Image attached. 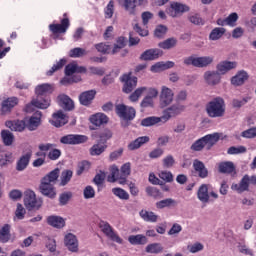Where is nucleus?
I'll use <instances>...</instances> for the list:
<instances>
[{"instance_id": "nucleus-2", "label": "nucleus", "mask_w": 256, "mask_h": 256, "mask_svg": "<svg viewBox=\"0 0 256 256\" xmlns=\"http://www.w3.org/2000/svg\"><path fill=\"white\" fill-rule=\"evenodd\" d=\"M221 135L217 132L203 136L202 138L196 140L191 146V151H203L206 147L207 151L211 150L214 145L219 143Z\"/></svg>"}, {"instance_id": "nucleus-61", "label": "nucleus", "mask_w": 256, "mask_h": 256, "mask_svg": "<svg viewBox=\"0 0 256 256\" xmlns=\"http://www.w3.org/2000/svg\"><path fill=\"white\" fill-rule=\"evenodd\" d=\"M95 49H97V51L99 53H111V46L105 44V43H99L95 45Z\"/></svg>"}, {"instance_id": "nucleus-3", "label": "nucleus", "mask_w": 256, "mask_h": 256, "mask_svg": "<svg viewBox=\"0 0 256 256\" xmlns=\"http://www.w3.org/2000/svg\"><path fill=\"white\" fill-rule=\"evenodd\" d=\"M206 113L212 119L223 117L225 115V100L221 97L213 98L206 104Z\"/></svg>"}, {"instance_id": "nucleus-18", "label": "nucleus", "mask_w": 256, "mask_h": 256, "mask_svg": "<svg viewBox=\"0 0 256 256\" xmlns=\"http://www.w3.org/2000/svg\"><path fill=\"white\" fill-rule=\"evenodd\" d=\"M95 95H97V92L95 90H88L82 92L79 96V101L81 105H84L85 107L91 105V103H93V99H95Z\"/></svg>"}, {"instance_id": "nucleus-46", "label": "nucleus", "mask_w": 256, "mask_h": 256, "mask_svg": "<svg viewBox=\"0 0 256 256\" xmlns=\"http://www.w3.org/2000/svg\"><path fill=\"white\" fill-rule=\"evenodd\" d=\"M105 149H107V145H105L103 143L94 144L90 148V155H92V156L101 155V153L105 152Z\"/></svg>"}, {"instance_id": "nucleus-25", "label": "nucleus", "mask_w": 256, "mask_h": 256, "mask_svg": "<svg viewBox=\"0 0 256 256\" xmlns=\"http://www.w3.org/2000/svg\"><path fill=\"white\" fill-rule=\"evenodd\" d=\"M197 197L201 203H209V185L208 184H202L198 191H197Z\"/></svg>"}, {"instance_id": "nucleus-52", "label": "nucleus", "mask_w": 256, "mask_h": 256, "mask_svg": "<svg viewBox=\"0 0 256 256\" xmlns=\"http://www.w3.org/2000/svg\"><path fill=\"white\" fill-rule=\"evenodd\" d=\"M66 63H67V60L61 59L59 62H57V64L53 65L52 68L48 72H46V75L51 77V75H53V73H55V71H59V69H63V67H65Z\"/></svg>"}, {"instance_id": "nucleus-47", "label": "nucleus", "mask_w": 256, "mask_h": 256, "mask_svg": "<svg viewBox=\"0 0 256 256\" xmlns=\"http://www.w3.org/2000/svg\"><path fill=\"white\" fill-rule=\"evenodd\" d=\"M87 55V50L83 48H73L69 51V57H72V59H79L80 57H85Z\"/></svg>"}, {"instance_id": "nucleus-63", "label": "nucleus", "mask_w": 256, "mask_h": 256, "mask_svg": "<svg viewBox=\"0 0 256 256\" xmlns=\"http://www.w3.org/2000/svg\"><path fill=\"white\" fill-rule=\"evenodd\" d=\"M166 33H167V28L164 25H159L154 31L155 37H158L159 39H161V37H164Z\"/></svg>"}, {"instance_id": "nucleus-35", "label": "nucleus", "mask_w": 256, "mask_h": 256, "mask_svg": "<svg viewBox=\"0 0 256 256\" xmlns=\"http://www.w3.org/2000/svg\"><path fill=\"white\" fill-rule=\"evenodd\" d=\"M32 105L37 107V109H47L51 105V100L49 98L42 99L41 96H37L36 99L32 100Z\"/></svg>"}, {"instance_id": "nucleus-44", "label": "nucleus", "mask_w": 256, "mask_h": 256, "mask_svg": "<svg viewBox=\"0 0 256 256\" xmlns=\"http://www.w3.org/2000/svg\"><path fill=\"white\" fill-rule=\"evenodd\" d=\"M145 251L146 253L157 255L163 253V246L160 243H152L146 246Z\"/></svg>"}, {"instance_id": "nucleus-59", "label": "nucleus", "mask_w": 256, "mask_h": 256, "mask_svg": "<svg viewBox=\"0 0 256 256\" xmlns=\"http://www.w3.org/2000/svg\"><path fill=\"white\" fill-rule=\"evenodd\" d=\"M188 20L190 21V23H193V25H205L203 18L199 16V14L189 16Z\"/></svg>"}, {"instance_id": "nucleus-15", "label": "nucleus", "mask_w": 256, "mask_h": 256, "mask_svg": "<svg viewBox=\"0 0 256 256\" xmlns=\"http://www.w3.org/2000/svg\"><path fill=\"white\" fill-rule=\"evenodd\" d=\"M251 183V178L249 175H245L238 184H232V191H236V193H245V191H249V184Z\"/></svg>"}, {"instance_id": "nucleus-36", "label": "nucleus", "mask_w": 256, "mask_h": 256, "mask_svg": "<svg viewBox=\"0 0 256 256\" xmlns=\"http://www.w3.org/2000/svg\"><path fill=\"white\" fill-rule=\"evenodd\" d=\"M40 125H41V112H36L35 115H33L29 119L28 129L29 131H35V129H37V127H39Z\"/></svg>"}, {"instance_id": "nucleus-39", "label": "nucleus", "mask_w": 256, "mask_h": 256, "mask_svg": "<svg viewBox=\"0 0 256 256\" xmlns=\"http://www.w3.org/2000/svg\"><path fill=\"white\" fill-rule=\"evenodd\" d=\"M1 138H2L4 145H6L7 147L13 145V141H15V136L9 130H2Z\"/></svg>"}, {"instance_id": "nucleus-1", "label": "nucleus", "mask_w": 256, "mask_h": 256, "mask_svg": "<svg viewBox=\"0 0 256 256\" xmlns=\"http://www.w3.org/2000/svg\"><path fill=\"white\" fill-rule=\"evenodd\" d=\"M59 168L52 170L48 175L44 176L39 186L40 193L49 199H55L57 192L55 191V183L59 179Z\"/></svg>"}, {"instance_id": "nucleus-10", "label": "nucleus", "mask_w": 256, "mask_h": 256, "mask_svg": "<svg viewBox=\"0 0 256 256\" xmlns=\"http://www.w3.org/2000/svg\"><path fill=\"white\" fill-rule=\"evenodd\" d=\"M87 139L85 135L68 134L60 139V143L64 145H80V143H87Z\"/></svg>"}, {"instance_id": "nucleus-20", "label": "nucleus", "mask_w": 256, "mask_h": 256, "mask_svg": "<svg viewBox=\"0 0 256 256\" xmlns=\"http://www.w3.org/2000/svg\"><path fill=\"white\" fill-rule=\"evenodd\" d=\"M49 29L52 33H67V29H69V20L64 18L62 19L61 24H50Z\"/></svg>"}, {"instance_id": "nucleus-60", "label": "nucleus", "mask_w": 256, "mask_h": 256, "mask_svg": "<svg viewBox=\"0 0 256 256\" xmlns=\"http://www.w3.org/2000/svg\"><path fill=\"white\" fill-rule=\"evenodd\" d=\"M159 177L163 181H166V183H172L173 181V174L169 171H161L159 173Z\"/></svg>"}, {"instance_id": "nucleus-56", "label": "nucleus", "mask_w": 256, "mask_h": 256, "mask_svg": "<svg viewBox=\"0 0 256 256\" xmlns=\"http://www.w3.org/2000/svg\"><path fill=\"white\" fill-rule=\"evenodd\" d=\"M249 101H251V97H249V96L244 97L242 99H234L232 101V105H233V107L239 109V108L243 107V105H247V103H249Z\"/></svg>"}, {"instance_id": "nucleus-27", "label": "nucleus", "mask_w": 256, "mask_h": 256, "mask_svg": "<svg viewBox=\"0 0 256 256\" xmlns=\"http://www.w3.org/2000/svg\"><path fill=\"white\" fill-rule=\"evenodd\" d=\"M85 71H87L85 67H80L75 62L70 63L65 67L66 77H71V75H73L74 73H85Z\"/></svg>"}, {"instance_id": "nucleus-51", "label": "nucleus", "mask_w": 256, "mask_h": 256, "mask_svg": "<svg viewBox=\"0 0 256 256\" xmlns=\"http://www.w3.org/2000/svg\"><path fill=\"white\" fill-rule=\"evenodd\" d=\"M112 193L116 195V197H119V199H122L123 201H127L129 199V193L123 190V188H113Z\"/></svg>"}, {"instance_id": "nucleus-57", "label": "nucleus", "mask_w": 256, "mask_h": 256, "mask_svg": "<svg viewBox=\"0 0 256 256\" xmlns=\"http://www.w3.org/2000/svg\"><path fill=\"white\" fill-rule=\"evenodd\" d=\"M162 164L165 169H171L175 165V158L172 155H168L163 158Z\"/></svg>"}, {"instance_id": "nucleus-17", "label": "nucleus", "mask_w": 256, "mask_h": 256, "mask_svg": "<svg viewBox=\"0 0 256 256\" xmlns=\"http://www.w3.org/2000/svg\"><path fill=\"white\" fill-rule=\"evenodd\" d=\"M204 81L207 85H219L221 83V75L217 71H206L204 73Z\"/></svg>"}, {"instance_id": "nucleus-12", "label": "nucleus", "mask_w": 256, "mask_h": 256, "mask_svg": "<svg viewBox=\"0 0 256 256\" xmlns=\"http://www.w3.org/2000/svg\"><path fill=\"white\" fill-rule=\"evenodd\" d=\"M17 103H19V99H17V97H10L3 100L0 109L1 115H9V113L13 111Z\"/></svg>"}, {"instance_id": "nucleus-14", "label": "nucleus", "mask_w": 256, "mask_h": 256, "mask_svg": "<svg viewBox=\"0 0 256 256\" xmlns=\"http://www.w3.org/2000/svg\"><path fill=\"white\" fill-rule=\"evenodd\" d=\"M163 56V51L160 49L154 48V49H148L144 51L140 55L141 61H155V59H159V57Z\"/></svg>"}, {"instance_id": "nucleus-33", "label": "nucleus", "mask_w": 256, "mask_h": 256, "mask_svg": "<svg viewBox=\"0 0 256 256\" xmlns=\"http://www.w3.org/2000/svg\"><path fill=\"white\" fill-rule=\"evenodd\" d=\"M145 143H149V137L148 136H142L138 137L136 140L132 141L128 145V149L130 151H135V149H139L142 145H145Z\"/></svg>"}, {"instance_id": "nucleus-58", "label": "nucleus", "mask_w": 256, "mask_h": 256, "mask_svg": "<svg viewBox=\"0 0 256 256\" xmlns=\"http://www.w3.org/2000/svg\"><path fill=\"white\" fill-rule=\"evenodd\" d=\"M189 253H199V251H203L204 246L200 242H196L194 244H190L187 246Z\"/></svg>"}, {"instance_id": "nucleus-29", "label": "nucleus", "mask_w": 256, "mask_h": 256, "mask_svg": "<svg viewBox=\"0 0 256 256\" xmlns=\"http://www.w3.org/2000/svg\"><path fill=\"white\" fill-rule=\"evenodd\" d=\"M29 161H31V152H28L20 157L16 164V170L25 171L29 165Z\"/></svg>"}, {"instance_id": "nucleus-22", "label": "nucleus", "mask_w": 256, "mask_h": 256, "mask_svg": "<svg viewBox=\"0 0 256 256\" xmlns=\"http://www.w3.org/2000/svg\"><path fill=\"white\" fill-rule=\"evenodd\" d=\"M139 215L146 223H157V221H159V215L155 214L153 211L144 209L139 212Z\"/></svg>"}, {"instance_id": "nucleus-34", "label": "nucleus", "mask_w": 256, "mask_h": 256, "mask_svg": "<svg viewBox=\"0 0 256 256\" xmlns=\"http://www.w3.org/2000/svg\"><path fill=\"white\" fill-rule=\"evenodd\" d=\"M11 239V226L9 224H5L2 228H0V243H8Z\"/></svg>"}, {"instance_id": "nucleus-45", "label": "nucleus", "mask_w": 256, "mask_h": 256, "mask_svg": "<svg viewBox=\"0 0 256 256\" xmlns=\"http://www.w3.org/2000/svg\"><path fill=\"white\" fill-rule=\"evenodd\" d=\"M225 35V28H214L209 35L210 41H219Z\"/></svg>"}, {"instance_id": "nucleus-31", "label": "nucleus", "mask_w": 256, "mask_h": 256, "mask_svg": "<svg viewBox=\"0 0 256 256\" xmlns=\"http://www.w3.org/2000/svg\"><path fill=\"white\" fill-rule=\"evenodd\" d=\"M156 209H171V207H177V201L173 198H166L156 202Z\"/></svg>"}, {"instance_id": "nucleus-8", "label": "nucleus", "mask_w": 256, "mask_h": 256, "mask_svg": "<svg viewBox=\"0 0 256 256\" xmlns=\"http://www.w3.org/2000/svg\"><path fill=\"white\" fill-rule=\"evenodd\" d=\"M122 83H124L122 91L124 93H131L135 87H137V77L132 76L131 72L124 74L120 77Z\"/></svg>"}, {"instance_id": "nucleus-30", "label": "nucleus", "mask_w": 256, "mask_h": 256, "mask_svg": "<svg viewBox=\"0 0 256 256\" xmlns=\"http://www.w3.org/2000/svg\"><path fill=\"white\" fill-rule=\"evenodd\" d=\"M47 223L56 229H63L65 227V220L61 216H49Z\"/></svg>"}, {"instance_id": "nucleus-24", "label": "nucleus", "mask_w": 256, "mask_h": 256, "mask_svg": "<svg viewBox=\"0 0 256 256\" xmlns=\"http://www.w3.org/2000/svg\"><path fill=\"white\" fill-rule=\"evenodd\" d=\"M193 167L194 170L198 173L199 177H201V179H205V177L209 175V171L207 170L205 164L202 161L195 159L193 161Z\"/></svg>"}, {"instance_id": "nucleus-21", "label": "nucleus", "mask_w": 256, "mask_h": 256, "mask_svg": "<svg viewBox=\"0 0 256 256\" xmlns=\"http://www.w3.org/2000/svg\"><path fill=\"white\" fill-rule=\"evenodd\" d=\"M247 79H249V74L245 70H241L231 78V83L234 87H240V85H243Z\"/></svg>"}, {"instance_id": "nucleus-41", "label": "nucleus", "mask_w": 256, "mask_h": 256, "mask_svg": "<svg viewBox=\"0 0 256 256\" xmlns=\"http://www.w3.org/2000/svg\"><path fill=\"white\" fill-rule=\"evenodd\" d=\"M121 177V173L119 172V168L115 165L111 166L110 174L107 177L108 183H115Z\"/></svg>"}, {"instance_id": "nucleus-28", "label": "nucleus", "mask_w": 256, "mask_h": 256, "mask_svg": "<svg viewBox=\"0 0 256 256\" xmlns=\"http://www.w3.org/2000/svg\"><path fill=\"white\" fill-rule=\"evenodd\" d=\"M108 121L109 118L103 113H97L90 117V123H92V125H95L96 127H101V125L107 123Z\"/></svg>"}, {"instance_id": "nucleus-16", "label": "nucleus", "mask_w": 256, "mask_h": 256, "mask_svg": "<svg viewBox=\"0 0 256 256\" xmlns=\"http://www.w3.org/2000/svg\"><path fill=\"white\" fill-rule=\"evenodd\" d=\"M237 67V62L222 61L217 64L216 71L219 75H225Z\"/></svg>"}, {"instance_id": "nucleus-40", "label": "nucleus", "mask_w": 256, "mask_h": 256, "mask_svg": "<svg viewBox=\"0 0 256 256\" xmlns=\"http://www.w3.org/2000/svg\"><path fill=\"white\" fill-rule=\"evenodd\" d=\"M214 58L212 56L196 57V67H209L213 63Z\"/></svg>"}, {"instance_id": "nucleus-49", "label": "nucleus", "mask_w": 256, "mask_h": 256, "mask_svg": "<svg viewBox=\"0 0 256 256\" xmlns=\"http://www.w3.org/2000/svg\"><path fill=\"white\" fill-rule=\"evenodd\" d=\"M72 177H73V171H71V170H64L61 173V183H60V185L62 187H65V185H67V183H69V181H71Z\"/></svg>"}, {"instance_id": "nucleus-38", "label": "nucleus", "mask_w": 256, "mask_h": 256, "mask_svg": "<svg viewBox=\"0 0 256 256\" xmlns=\"http://www.w3.org/2000/svg\"><path fill=\"white\" fill-rule=\"evenodd\" d=\"M163 123V116L157 117V116H150L147 118L142 119L141 125L142 127H153V125H157V123Z\"/></svg>"}, {"instance_id": "nucleus-37", "label": "nucleus", "mask_w": 256, "mask_h": 256, "mask_svg": "<svg viewBox=\"0 0 256 256\" xmlns=\"http://www.w3.org/2000/svg\"><path fill=\"white\" fill-rule=\"evenodd\" d=\"M129 243L131 245H147V236L138 234V235H131L128 237Z\"/></svg>"}, {"instance_id": "nucleus-55", "label": "nucleus", "mask_w": 256, "mask_h": 256, "mask_svg": "<svg viewBox=\"0 0 256 256\" xmlns=\"http://www.w3.org/2000/svg\"><path fill=\"white\" fill-rule=\"evenodd\" d=\"M146 193L149 195V197H154V199H161V197H163L161 191L155 187H147Z\"/></svg>"}, {"instance_id": "nucleus-6", "label": "nucleus", "mask_w": 256, "mask_h": 256, "mask_svg": "<svg viewBox=\"0 0 256 256\" xmlns=\"http://www.w3.org/2000/svg\"><path fill=\"white\" fill-rule=\"evenodd\" d=\"M100 229L110 239L111 241H115L116 243H119L120 245H123V239L115 233L113 230V227L109 224V222L102 221L100 222Z\"/></svg>"}, {"instance_id": "nucleus-13", "label": "nucleus", "mask_w": 256, "mask_h": 256, "mask_svg": "<svg viewBox=\"0 0 256 256\" xmlns=\"http://www.w3.org/2000/svg\"><path fill=\"white\" fill-rule=\"evenodd\" d=\"M50 123L54 127H63V125H67V123H69V117L65 115L63 111L59 110L58 112L52 115Z\"/></svg>"}, {"instance_id": "nucleus-62", "label": "nucleus", "mask_w": 256, "mask_h": 256, "mask_svg": "<svg viewBox=\"0 0 256 256\" xmlns=\"http://www.w3.org/2000/svg\"><path fill=\"white\" fill-rule=\"evenodd\" d=\"M84 199H93L95 197V189L91 186H86L83 191Z\"/></svg>"}, {"instance_id": "nucleus-43", "label": "nucleus", "mask_w": 256, "mask_h": 256, "mask_svg": "<svg viewBox=\"0 0 256 256\" xmlns=\"http://www.w3.org/2000/svg\"><path fill=\"white\" fill-rule=\"evenodd\" d=\"M143 93H147V87H145V86L137 88V89L129 96V100H130L132 103H137V101H139V98H141V97L143 96Z\"/></svg>"}, {"instance_id": "nucleus-53", "label": "nucleus", "mask_w": 256, "mask_h": 256, "mask_svg": "<svg viewBox=\"0 0 256 256\" xmlns=\"http://www.w3.org/2000/svg\"><path fill=\"white\" fill-rule=\"evenodd\" d=\"M228 155H239L241 153H247V148L245 146H232L227 150Z\"/></svg>"}, {"instance_id": "nucleus-32", "label": "nucleus", "mask_w": 256, "mask_h": 256, "mask_svg": "<svg viewBox=\"0 0 256 256\" xmlns=\"http://www.w3.org/2000/svg\"><path fill=\"white\" fill-rule=\"evenodd\" d=\"M218 171H219V173L231 175V173H235V164H233V162H229V161L221 162L218 165Z\"/></svg>"}, {"instance_id": "nucleus-4", "label": "nucleus", "mask_w": 256, "mask_h": 256, "mask_svg": "<svg viewBox=\"0 0 256 256\" xmlns=\"http://www.w3.org/2000/svg\"><path fill=\"white\" fill-rule=\"evenodd\" d=\"M187 109V106L185 104L176 102L172 106L168 107L166 110H164L163 114V123H167L171 117H177V115H181L183 111Z\"/></svg>"}, {"instance_id": "nucleus-48", "label": "nucleus", "mask_w": 256, "mask_h": 256, "mask_svg": "<svg viewBox=\"0 0 256 256\" xmlns=\"http://www.w3.org/2000/svg\"><path fill=\"white\" fill-rule=\"evenodd\" d=\"M177 45V39L169 38L158 44L161 49H173Z\"/></svg>"}, {"instance_id": "nucleus-42", "label": "nucleus", "mask_w": 256, "mask_h": 256, "mask_svg": "<svg viewBox=\"0 0 256 256\" xmlns=\"http://www.w3.org/2000/svg\"><path fill=\"white\" fill-rule=\"evenodd\" d=\"M53 85L52 84H41L38 85L35 89L36 95L41 97V95H47V93H51L53 91Z\"/></svg>"}, {"instance_id": "nucleus-9", "label": "nucleus", "mask_w": 256, "mask_h": 256, "mask_svg": "<svg viewBox=\"0 0 256 256\" xmlns=\"http://www.w3.org/2000/svg\"><path fill=\"white\" fill-rule=\"evenodd\" d=\"M24 205L26 209H29V210L39 209L41 205H43V202H41V200H37V196L35 195V192L27 191L24 197Z\"/></svg>"}, {"instance_id": "nucleus-7", "label": "nucleus", "mask_w": 256, "mask_h": 256, "mask_svg": "<svg viewBox=\"0 0 256 256\" xmlns=\"http://www.w3.org/2000/svg\"><path fill=\"white\" fill-rule=\"evenodd\" d=\"M175 97V93L171 88L167 86H162L160 91V105L161 107H168L173 103V99Z\"/></svg>"}, {"instance_id": "nucleus-19", "label": "nucleus", "mask_w": 256, "mask_h": 256, "mask_svg": "<svg viewBox=\"0 0 256 256\" xmlns=\"http://www.w3.org/2000/svg\"><path fill=\"white\" fill-rule=\"evenodd\" d=\"M58 103L60 107H63L65 109V111H73V109H75V104L73 103V100L65 94H61L58 96Z\"/></svg>"}, {"instance_id": "nucleus-26", "label": "nucleus", "mask_w": 256, "mask_h": 256, "mask_svg": "<svg viewBox=\"0 0 256 256\" xmlns=\"http://www.w3.org/2000/svg\"><path fill=\"white\" fill-rule=\"evenodd\" d=\"M6 127L11 129V131H18L21 133L22 131H25L27 124H25L23 120L6 121Z\"/></svg>"}, {"instance_id": "nucleus-5", "label": "nucleus", "mask_w": 256, "mask_h": 256, "mask_svg": "<svg viewBox=\"0 0 256 256\" xmlns=\"http://www.w3.org/2000/svg\"><path fill=\"white\" fill-rule=\"evenodd\" d=\"M191 8L187 4L181 2H171L170 7L167 9V13L170 17H181L183 13H189Z\"/></svg>"}, {"instance_id": "nucleus-64", "label": "nucleus", "mask_w": 256, "mask_h": 256, "mask_svg": "<svg viewBox=\"0 0 256 256\" xmlns=\"http://www.w3.org/2000/svg\"><path fill=\"white\" fill-rule=\"evenodd\" d=\"M242 137H244L245 139H253L256 137V127L250 128L246 131L242 132Z\"/></svg>"}, {"instance_id": "nucleus-11", "label": "nucleus", "mask_w": 256, "mask_h": 256, "mask_svg": "<svg viewBox=\"0 0 256 256\" xmlns=\"http://www.w3.org/2000/svg\"><path fill=\"white\" fill-rule=\"evenodd\" d=\"M64 245L71 253L79 252V240L73 233H68L64 237Z\"/></svg>"}, {"instance_id": "nucleus-54", "label": "nucleus", "mask_w": 256, "mask_h": 256, "mask_svg": "<svg viewBox=\"0 0 256 256\" xmlns=\"http://www.w3.org/2000/svg\"><path fill=\"white\" fill-rule=\"evenodd\" d=\"M26 213H27V210H25V207H23L22 204H17V208L15 211V219H18V221L25 219Z\"/></svg>"}, {"instance_id": "nucleus-23", "label": "nucleus", "mask_w": 256, "mask_h": 256, "mask_svg": "<svg viewBox=\"0 0 256 256\" xmlns=\"http://www.w3.org/2000/svg\"><path fill=\"white\" fill-rule=\"evenodd\" d=\"M145 3H147V0H125L124 7L130 15H135L137 5H145Z\"/></svg>"}, {"instance_id": "nucleus-50", "label": "nucleus", "mask_w": 256, "mask_h": 256, "mask_svg": "<svg viewBox=\"0 0 256 256\" xmlns=\"http://www.w3.org/2000/svg\"><path fill=\"white\" fill-rule=\"evenodd\" d=\"M126 43H127V39H125V37H119L112 50V55H115V53H119V51H121V49L125 47Z\"/></svg>"}]
</instances>
